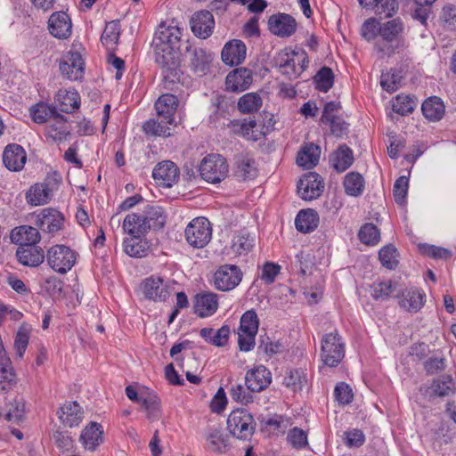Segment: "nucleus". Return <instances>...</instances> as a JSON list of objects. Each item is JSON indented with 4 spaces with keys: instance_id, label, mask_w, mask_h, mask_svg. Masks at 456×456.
<instances>
[{
    "instance_id": "nucleus-40",
    "label": "nucleus",
    "mask_w": 456,
    "mask_h": 456,
    "mask_svg": "<svg viewBox=\"0 0 456 456\" xmlns=\"http://www.w3.org/2000/svg\"><path fill=\"white\" fill-rule=\"evenodd\" d=\"M53 198V194L46 191L40 183L32 185L26 193V200L31 206L47 204Z\"/></svg>"
},
{
    "instance_id": "nucleus-38",
    "label": "nucleus",
    "mask_w": 456,
    "mask_h": 456,
    "mask_svg": "<svg viewBox=\"0 0 456 456\" xmlns=\"http://www.w3.org/2000/svg\"><path fill=\"white\" fill-rule=\"evenodd\" d=\"M190 61L195 73L204 74L212 61V56L202 48H193L191 51Z\"/></svg>"
},
{
    "instance_id": "nucleus-35",
    "label": "nucleus",
    "mask_w": 456,
    "mask_h": 456,
    "mask_svg": "<svg viewBox=\"0 0 456 456\" xmlns=\"http://www.w3.org/2000/svg\"><path fill=\"white\" fill-rule=\"evenodd\" d=\"M125 252L133 257H143L150 252L149 243L142 237H133L124 240Z\"/></svg>"
},
{
    "instance_id": "nucleus-21",
    "label": "nucleus",
    "mask_w": 456,
    "mask_h": 456,
    "mask_svg": "<svg viewBox=\"0 0 456 456\" xmlns=\"http://www.w3.org/2000/svg\"><path fill=\"white\" fill-rule=\"evenodd\" d=\"M10 239L19 247H25L37 244L41 240V235L36 227L20 225L12 230Z\"/></svg>"
},
{
    "instance_id": "nucleus-34",
    "label": "nucleus",
    "mask_w": 456,
    "mask_h": 456,
    "mask_svg": "<svg viewBox=\"0 0 456 456\" xmlns=\"http://www.w3.org/2000/svg\"><path fill=\"white\" fill-rule=\"evenodd\" d=\"M423 115L430 121H438L444 115V105L439 97L426 100L421 106Z\"/></svg>"
},
{
    "instance_id": "nucleus-15",
    "label": "nucleus",
    "mask_w": 456,
    "mask_h": 456,
    "mask_svg": "<svg viewBox=\"0 0 456 456\" xmlns=\"http://www.w3.org/2000/svg\"><path fill=\"white\" fill-rule=\"evenodd\" d=\"M48 30L56 38L67 39L72 32L71 19L64 12H55L49 17Z\"/></svg>"
},
{
    "instance_id": "nucleus-64",
    "label": "nucleus",
    "mask_w": 456,
    "mask_h": 456,
    "mask_svg": "<svg viewBox=\"0 0 456 456\" xmlns=\"http://www.w3.org/2000/svg\"><path fill=\"white\" fill-rule=\"evenodd\" d=\"M402 77L396 71L387 72L381 75L380 85L382 88L389 93L396 91L401 86Z\"/></svg>"
},
{
    "instance_id": "nucleus-53",
    "label": "nucleus",
    "mask_w": 456,
    "mask_h": 456,
    "mask_svg": "<svg viewBox=\"0 0 456 456\" xmlns=\"http://www.w3.org/2000/svg\"><path fill=\"white\" fill-rule=\"evenodd\" d=\"M358 237L365 245H376L379 241L380 233L373 224H365L361 227Z\"/></svg>"
},
{
    "instance_id": "nucleus-19",
    "label": "nucleus",
    "mask_w": 456,
    "mask_h": 456,
    "mask_svg": "<svg viewBox=\"0 0 456 456\" xmlns=\"http://www.w3.org/2000/svg\"><path fill=\"white\" fill-rule=\"evenodd\" d=\"M178 108V99L172 94L160 95L155 102V110L159 118L166 119V123L175 124L174 116Z\"/></svg>"
},
{
    "instance_id": "nucleus-46",
    "label": "nucleus",
    "mask_w": 456,
    "mask_h": 456,
    "mask_svg": "<svg viewBox=\"0 0 456 456\" xmlns=\"http://www.w3.org/2000/svg\"><path fill=\"white\" fill-rule=\"evenodd\" d=\"M31 330L32 329L30 325L27 323H22L15 335L13 346L16 351L17 356L20 359L23 357L24 353L28 347Z\"/></svg>"
},
{
    "instance_id": "nucleus-62",
    "label": "nucleus",
    "mask_w": 456,
    "mask_h": 456,
    "mask_svg": "<svg viewBox=\"0 0 456 456\" xmlns=\"http://www.w3.org/2000/svg\"><path fill=\"white\" fill-rule=\"evenodd\" d=\"M53 437L55 445L62 453L71 452L75 447L74 440L67 432L55 431Z\"/></svg>"
},
{
    "instance_id": "nucleus-2",
    "label": "nucleus",
    "mask_w": 456,
    "mask_h": 456,
    "mask_svg": "<svg viewBox=\"0 0 456 456\" xmlns=\"http://www.w3.org/2000/svg\"><path fill=\"white\" fill-rule=\"evenodd\" d=\"M280 72L289 79H295L305 69L308 59L305 51H281L274 58Z\"/></svg>"
},
{
    "instance_id": "nucleus-33",
    "label": "nucleus",
    "mask_w": 456,
    "mask_h": 456,
    "mask_svg": "<svg viewBox=\"0 0 456 456\" xmlns=\"http://www.w3.org/2000/svg\"><path fill=\"white\" fill-rule=\"evenodd\" d=\"M69 134V126L63 115L58 112L52 118V124L47 127V135L55 142H61Z\"/></svg>"
},
{
    "instance_id": "nucleus-26",
    "label": "nucleus",
    "mask_w": 456,
    "mask_h": 456,
    "mask_svg": "<svg viewBox=\"0 0 456 456\" xmlns=\"http://www.w3.org/2000/svg\"><path fill=\"white\" fill-rule=\"evenodd\" d=\"M16 257L22 265L37 267L45 260V252L42 248L36 245L19 247L16 250Z\"/></svg>"
},
{
    "instance_id": "nucleus-49",
    "label": "nucleus",
    "mask_w": 456,
    "mask_h": 456,
    "mask_svg": "<svg viewBox=\"0 0 456 456\" xmlns=\"http://www.w3.org/2000/svg\"><path fill=\"white\" fill-rule=\"evenodd\" d=\"M431 389L437 396H448L455 391V383L451 376H443L435 379Z\"/></svg>"
},
{
    "instance_id": "nucleus-29",
    "label": "nucleus",
    "mask_w": 456,
    "mask_h": 456,
    "mask_svg": "<svg viewBox=\"0 0 456 456\" xmlns=\"http://www.w3.org/2000/svg\"><path fill=\"white\" fill-rule=\"evenodd\" d=\"M425 294L418 289H404L399 297V305L408 312L416 313L424 305Z\"/></svg>"
},
{
    "instance_id": "nucleus-54",
    "label": "nucleus",
    "mask_w": 456,
    "mask_h": 456,
    "mask_svg": "<svg viewBox=\"0 0 456 456\" xmlns=\"http://www.w3.org/2000/svg\"><path fill=\"white\" fill-rule=\"evenodd\" d=\"M316 88L322 92H328L333 86L334 75L329 67H322L315 75Z\"/></svg>"
},
{
    "instance_id": "nucleus-56",
    "label": "nucleus",
    "mask_w": 456,
    "mask_h": 456,
    "mask_svg": "<svg viewBox=\"0 0 456 456\" xmlns=\"http://www.w3.org/2000/svg\"><path fill=\"white\" fill-rule=\"evenodd\" d=\"M392 107L395 112L405 116L414 110L416 103L409 95L400 94L395 97Z\"/></svg>"
},
{
    "instance_id": "nucleus-44",
    "label": "nucleus",
    "mask_w": 456,
    "mask_h": 456,
    "mask_svg": "<svg viewBox=\"0 0 456 456\" xmlns=\"http://www.w3.org/2000/svg\"><path fill=\"white\" fill-rule=\"evenodd\" d=\"M120 36V26L118 20H112L106 24L101 37L102 45L108 49L112 50L117 45Z\"/></svg>"
},
{
    "instance_id": "nucleus-27",
    "label": "nucleus",
    "mask_w": 456,
    "mask_h": 456,
    "mask_svg": "<svg viewBox=\"0 0 456 456\" xmlns=\"http://www.w3.org/2000/svg\"><path fill=\"white\" fill-rule=\"evenodd\" d=\"M57 415L64 426L74 428L82 421L84 411L77 402H69L60 408Z\"/></svg>"
},
{
    "instance_id": "nucleus-36",
    "label": "nucleus",
    "mask_w": 456,
    "mask_h": 456,
    "mask_svg": "<svg viewBox=\"0 0 456 456\" xmlns=\"http://www.w3.org/2000/svg\"><path fill=\"white\" fill-rule=\"evenodd\" d=\"M236 175L243 180L253 178L256 175L255 160L248 154L236 156Z\"/></svg>"
},
{
    "instance_id": "nucleus-43",
    "label": "nucleus",
    "mask_w": 456,
    "mask_h": 456,
    "mask_svg": "<svg viewBox=\"0 0 456 456\" xmlns=\"http://www.w3.org/2000/svg\"><path fill=\"white\" fill-rule=\"evenodd\" d=\"M139 403L146 411L147 418L151 420H157L160 418L161 410L159 397L154 394H149L146 396L140 395Z\"/></svg>"
},
{
    "instance_id": "nucleus-61",
    "label": "nucleus",
    "mask_w": 456,
    "mask_h": 456,
    "mask_svg": "<svg viewBox=\"0 0 456 456\" xmlns=\"http://www.w3.org/2000/svg\"><path fill=\"white\" fill-rule=\"evenodd\" d=\"M253 243L254 239L248 232H241L233 238L232 248L241 255L248 251L253 247Z\"/></svg>"
},
{
    "instance_id": "nucleus-42",
    "label": "nucleus",
    "mask_w": 456,
    "mask_h": 456,
    "mask_svg": "<svg viewBox=\"0 0 456 456\" xmlns=\"http://www.w3.org/2000/svg\"><path fill=\"white\" fill-rule=\"evenodd\" d=\"M141 216L144 218L146 224L150 225V230H159L165 225L166 216L160 207L147 206Z\"/></svg>"
},
{
    "instance_id": "nucleus-22",
    "label": "nucleus",
    "mask_w": 456,
    "mask_h": 456,
    "mask_svg": "<svg viewBox=\"0 0 456 456\" xmlns=\"http://www.w3.org/2000/svg\"><path fill=\"white\" fill-rule=\"evenodd\" d=\"M252 83V72L246 68H238L230 72L225 78L226 88L232 92H242Z\"/></svg>"
},
{
    "instance_id": "nucleus-13",
    "label": "nucleus",
    "mask_w": 456,
    "mask_h": 456,
    "mask_svg": "<svg viewBox=\"0 0 456 456\" xmlns=\"http://www.w3.org/2000/svg\"><path fill=\"white\" fill-rule=\"evenodd\" d=\"M63 215L53 208L42 210L36 218L35 224L45 232L54 233L63 227Z\"/></svg>"
},
{
    "instance_id": "nucleus-23",
    "label": "nucleus",
    "mask_w": 456,
    "mask_h": 456,
    "mask_svg": "<svg viewBox=\"0 0 456 456\" xmlns=\"http://www.w3.org/2000/svg\"><path fill=\"white\" fill-rule=\"evenodd\" d=\"M217 295L213 292L200 293L195 297L194 313L200 318L212 316L218 309Z\"/></svg>"
},
{
    "instance_id": "nucleus-25",
    "label": "nucleus",
    "mask_w": 456,
    "mask_h": 456,
    "mask_svg": "<svg viewBox=\"0 0 456 456\" xmlns=\"http://www.w3.org/2000/svg\"><path fill=\"white\" fill-rule=\"evenodd\" d=\"M246 45L240 40H232L224 46L221 57L222 61L230 66L240 64L246 57Z\"/></svg>"
},
{
    "instance_id": "nucleus-24",
    "label": "nucleus",
    "mask_w": 456,
    "mask_h": 456,
    "mask_svg": "<svg viewBox=\"0 0 456 456\" xmlns=\"http://www.w3.org/2000/svg\"><path fill=\"white\" fill-rule=\"evenodd\" d=\"M79 441L85 450L94 452L103 442V429L101 424L91 422L83 430Z\"/></svg>"
},
{
    "instance_id": "nucleus-12",
    "label": "nucleus",
    "mask_w": 456,
    "mask_h": 456,
    "mask_svg": "<svg viewBox=\"0 0 456 456\" xmlns=\"http://www.w3.org/2000/svg\"><path fill=\"white\" fill-rule=\"evenodd\" d=\"M180 170L178 167L170 160H164L158 163L153 171L154 180L161 186L169 188L179 180Z\"/></svg>"
},
{
    "instance_id": "nucleus-47",
    "label": "nucleus",
    "mask_w": 456,
    "mask_h": 456,
    "mask_svg": "<svg viewBox=\"0 0 456 456\" xmlns=\"http://www.w3.org/2000/svg\"><path fill=\"white\" fill-rule=\"evenodd\" d=\"M168 126L171 125L166 123V119L158 118V119L151 118L146 121L142 128L147 134L168 137L171 135Z\"/></svg>"
},
{
    "instance_id": "nucleus-5",
    "label": "nucleus",
    "mask_w": 456,
    "mask_h": 456,
    "mask_svg": "<svg viewBox=\"0 0 456 456\" xmlns=\"http://www.w3.org/2000/svg\"><path fill=\"white\" fill-rule=\"evenodd\" d=\"M184 236L190 246L196 248H204L212 237L210 222L203 216L192 219L184 230Z\"/></svg>"
},
{
    "instance_id": "nucleus-45",
    "label": "nucleus",
    "mask_w": 456,
    "mask_h": 456,
    "mask_svg": "<svg viewBox=\"0 0 456 456\" xmlns=\"http://www.w3.org/2000/svg\"><path fill=\"white\" fill-rule=\"evenodd\" d=\"M57 113L56 107L38 102L30 108V115L35 123L44 124Z\"/></svg>"
},
{
    "instance_id": "nucleus-7",
    "label": "nucleus",
    "mask_w": 456,
    "mask_h": 456,
    "mask_svg": "<svg viewBox=\"0 0 456 456\" xmlns=\"http://www.w3.org/2000/svg\"><path fill=\"white\" fill-rule=\"evenodd\" d=\"M404 26L403 20L400 18H395L391 20L386 21L381 24L380 36L387 42L383 46L379 44L375 45L377 52L383 55L390 56L395 53V49L400 46H403V42L398 40L395 46L389 45L393 41L396 40L397 37L403 32Z\"/></svg>"
},
{
    "instance_id": "nucleus-3",
    "label": "nucleus",
    "mask_w": 456,
    "mask_h": 456,
    "mask_svg": "<svg viewBox=\"0 0 456 456\" xmlns=\"http://www.w3.org/2000/svg\"><path fill=\"white\" fill-rule=\"evenodd\" d=\"M227 428L232 436L240 440H250L256 422L253 416L243 408L233 410L227 418Z\"/></svg>"
},
{
    "instance_id": "nucleus-60",
    "label": "nucleus",
    "mask_w": 456,
    "mask_h": 456,
    "mask_svg": "<svg viewBox=\"0 0 456 456\" xmlns=\"http://www.w3.org/2000/svg\"><path fill=\"white\" fill-rule=\"evenodd\" d=\"M393 291L391 281L375 282L371 285V297L376 300H387Z\"/></svg>"
},
{
    "instance_id": "nucleus-32",
    "label": "nucleus",
    "mask_w": 456,
    "mask_h": 456,
    "mask_svg": "<svg viewBox=\"0 0 456 456\" xmlns=\"http://www.w3.org/2000/svg\"><path fill=\"white\" fill-rule=\"evenodd\" d=\"M318 213L311 208L300 210L295 219L297 230L304 233L314 231L318 227Z\"/></svg>"
},
{
    "instance_id": "nucleus-9",
    "label": "nucleus",
    "mask_w": 456,
    "mask_h": 456,
    "mask_svg": "<svg viewBox=\"0 0 456 456\" xmlns=\"http://www.w3.org/2000/svg\"><path fill=\"white\" fill-rule=\"evenodd\" d=\"M242 279L240 269L234 265H224L214 273L215 288L221 291L235 289Z\"/></svg>"
},
{
    "instance_id": "nucleus-52",
    "label": "nucleus",
    "mask_w": 456,
    "mask_h": 456,
    "mask_svg": "<svg viewBox=\"0 0 456 456\" xmlns=\"http://www.w3.org/2000/svg\"><path fill=\"white\" fill-rule=\"evenodd\" d=\"M306 383V376L302 370H289L286 372L283 384L293 391L301 390Z\"/></svg>"
},
{
    "instance_id": "nucleus-18",
    "label": "nucleus",
    "mask_w": 456,
    "mask_h": 456,
    "mask_svg": "<svg viewBox=\"0 0 456 456\" xmlns=\"http://www.w3.org/2000/svg\"><path fill=\"white\" fill-rule=\"evenodd\" d=\"M272 374L270 370L263 365L250 370L245 377V384L250 392H260L271 383Z\"/></svg>"
},
{
    "instance_id": "nucleus-58",
    "label": "nucleus",
    "mask_w": 456,
    "mask_h": 456,
    "mask_svg": "<svg viewBox=\"0 0 456 456\" xmlns=\"http://www.w3.org/2000/svg\"><path fill=\"white\" fill-rule=\"evenodd\" d=\"M399 9L397 0H378L377 5L370 8L374 10L376 14L384 16L385 18L393 17Z\"/></svg>"
},
{
    "instance_id": "nucleus-57",
    "label": "nucleus",
    "mask_w": 456,
    "mask_h": 456,
    "mask_svg": "<svg viewBox=\"0 0 456 456\" xmlns=\"http://www.w3.org/2000/svg\"><path fill=\"white\" fill-rule=\"evenodd\" d=\"M258 330V319L254 310L245 312L241 318L239 331L245 333H256Z\"/></svg>"
},
{
    "instance_id": "nucleus-59",
    "label": "nucleus",
    "mask_w": 456,
    "mask_h": 456,
    "mask_svg": "<svg viewBox=\"0 0 456 456\" xmlns=\"http://www.w3.org/2000/svg\"><path fill=\"white\" fill-rule=\"evenodd\" d=\"M25 415V404L21 400L14 399L8 405L5 419L13 423H20Z\"/></svg>"
},
{
    "instance_id": "nucleus-6",
    "label": "nucleus",
    "mask_w": 456,
    "mask_h": 456,
    "mask_svg": "<svg viewBox=\"0 0 456 456\" xmlns=\"http://www.w3.org/2000/svg\"><path fill=\"white\" fill-rule=\"evenodd\" d=\"M46 260L53 271L65 274L74 266L77 253L67 246L54 245L48 249Z\"/></svg>"
},
{
    "instance_id": "nucleus-48",
    "label": "nucleus",
    "mask_w": 456,
    "mask_h": 456,
    "mask_svg": "<svg viewBox=\"0 0 456 456\" xmlns=\"http://www.w3.org/2000/svg\"><path fill=\"white\" fill-rule=\"evenodd\" d=\"M344 187L346 194L350 196H359L363 191V177L355 172L348 173L344 180Z\"/></svg>"
},
{
    "instance_id": "nucleus-28",
    "label": "nucleus",
    "mask_w": 456,
    "mask_h": 456,
    "mask_svg": "<svg viewBox=\"0 0 456 456\" xmlns=\"http://www.w3.org/2000/svg\"><path fill=\"white\" fill-rule=\"evenodd\" d=\"M123 230L133 237H143L150 231V225L141 214L133 213L125 217Z\"/></svg>"
},
{
    "instance_id": "nucleus-30",
    "label": "nucleus",
    "mask_w": 456,
    "mask_h": 456,
    "mask_svg": "<svg viewBox=\"0 0 456 456\" xmlns=\"http://www.w3.org/2000/svg\"><path fill=\"white\" fill-rule=\"evenodd\" d=\"M54 100L59 110L65 113H71L80 106L79 94L75 91L61 89Z\"/></svg>"
},
{
    "instance_id": "nucleus-16",
    "label": "nucleus",
    "mask_w": 456,
    "mask_h": 456,
    "mask_svg": "<svg viewBox=\"0 0 456 456\" xmlns=\"http://www.w3.org/2000/svg\"><path fill=\"white\" fill-rule=\"evenodd\" d=\"M142 288L145 297L156 302H164L170 296L169 285L159 277L146 279Z\"/></svg>"
},
{
    "instance_id": "nucleus-14",
    "label": "nucleus",
    "mask_w": 456,
    "mask_h": 456,
    "mask_svg": "<svg viewBox=\"0 0 456 456\" xmlns=\"http://www.w3.org/2000/svg\"><path fill=\"white\" fill-rule=\"evenodd\" d=\"M269 30L281 37L292 36L297 29V21L289 14L277 13L270 16L268 20Z\"/></svg>"
},
{
    "instance_id": "nucleus-1",
    "label": "nucleus",
    "mask_w": 456,
    "mask_h": 456,
    "mask_svg": "<svg viewBox=\"0 0 456 456\" xmlns=\"http://www.w3.org/2000/svg\"><path fill=\"white\" fill-rule=\"evenodd\" d=\"M182 31L177 26L160 27L153 40L155 61L162 68L176 74Z\"/></svg>"
},
{
    "instance_id": "nucleus-37",
    "label": "nucleus",
    "mask_w": 456,
    "mask_h": 456,
    "mask_svg": "<svg viewBox=\"0 0 456 456\" xmlns=\"http://www.w3.org/2000/svg\"><path fill=\"white\" fill-rule=\"evenodd\" d=\"M256 122L252 118H244L243 120L235 119L230 122L229 126L232 127L235 134L241 135L248 140L256 141L258 135L253 130Z\"/></svg>"
},
{
    "instance_id": "nucleus-11",
    "label": "nucleus",
    "mask_w": 456,
    "mask_h": 456,
    "mask_svg": "<svg viewBox=\"0 0 456 456\" xmlns=\"http://www.w3.org/2000/svg\"><path fill=\"white\" fill-rule=\"evenodd\" d=\"M323 182L320 175L309 172L297 183V193L304 200H313L321 196L323 191Z\"/></svg>"
},
{
    "instance_id": "nucleus-55",
    "label": "nucleus",
    "mask_w": 456,
    "mask_h": 456,
    "mask_svg": "<svg viewBox=\"0 0 456 456\" xmlns=\"http://www.w3.org/2000/svg\"><path fill=\"white\" fill-rule=\"evenodd\" d=\"M15 383V373L12 366L11 359L6 364L0 362V392L8 390Z\"/></svg>"
},
{
    "instance_id": "nucleus-31",
    "label": "nucleus",
    "mask_w": 456,
    "mask_h": 456,
    "mask_svg": "<svg viewBox=\"0 0 456 456\" xmlns=\"http://www.w3.org/2000/svg\"><path fill=\"white\" fill-rule=\"evenodd\" d=\"M321 148L314 143H307L302 147L297 156L298 166L311 169L317 165L320 159Z\"/></svg>"
},
{
    "instance_id": "nucleus-50",
    "label": "nucleus",
    "mask_w": 456,
    "mask_h": 456,
    "mask_svg": "<svg viewBox=\"0 0 456 456\" xmlns=\"http://www.w3.org/2000/svg\"><path fill=\"white\" fill-rule=\"evenodd\" d=\"M398 256L397 249L392 244L384 246L379 252L381 265L389 270H393L398 265Z\"/></svg>"
},
{
    "instance_id": "nucleus-10",
    "label": "nucleus",
    "mask_w": 456,
    "mask_h": 456,
    "mask_svg": "<svg viewBox=\"0 0 456 456\" xmlns=\"http://www.w3.org/2000/svg\"><path fill=\"white\" fill-rule=\"evenodd\" d=\"M59 69L63 77L73 81L82 79L85 73L82 55L77 52H68L60 60Z\"/></svg>"
},
{
    "instance_id": "nucleus-41",
    "label": "nucleus",
    "mask_w": 456,
    "mask_h": 456,
    "mask_svg": "<svg viewBox=\"0 0 456 456\" xmlns=\"http://www.w3.org/2000/svg\"><path fill=\"white\" fill-rule=\"evenodd\" d=\"M206 440L209 450L212 452L224 453L228 448L227 436L220 428L209 429Z\"/></svg>"
},
{
    "instance_id": "nucleus-8",
    "label": "nucleus",
    "mask_w": 456,
    "mask_h": 456,
    "mask_svg": "<svg viewBox=\"0 0 456 456\" xmlns=\"http://www.w3.org/2000/svg\"><path fill=\"white\" fill-rule=\"evenodd\" d=\"M345 356V346L339 335L335 332L326 334L322 341L321 357L325 365L337 366Z\"/></svg>"
},
{
    "instance_id": "nucleus-51",
    "label": "nucleus",
    "mask_w": 456,
    "mask_h": 456,
    "mask_svg": "<svg viewBox=\"0 0 456 456\" xmlns=\"http://www.w3.org/2000/svg\"><path fill=\"white\" fill-rule=\"evenodd\" d=\"M262 106V99L257 94L249 93L241 96L238 102V109L242 113L256 111Z\"/></svg>"
},
{
    "instance_id": "nucleus-63",
    "label": "nucleus",
    "mask_w": 456,
    "mask_h": 456,
    "mask_svg": "<svg viewBox=\"0 0 456 456\" xmlns=\"http://www.w3.org/2000/svg\"><path fill=\"white\" fill-rule=\"evenodd\" d=\"M381 24L375 18H370L362 26V36L368 41L373 40L380 35Z\"/></svg>"
},
{
    "instance_id": "nucleus-39",
    "label": "nucleus",
    "mask_w": 456,
    "mask_h": 456,
    "mask_svg": "<svg viewBox=\"0 0 456 456\" xmlns=\"http://www.w3.org/2000/svg\"><path fill=\"white\" fill-rule=\"evenodd\" d=\"M333 167L338 172L346 171L354 162L352 150L346 145L340 146L330 159Z\"/></svg>"
},
{
    "instance_id": "nucleus-17",
    "label": "nucleus",
    "mask_w": 456,
    "mask_h": 456,
    "mask_svg": "<svg viewBox=\"0 0 456 456\" xmlns=\"http://www.w3.org/2000/svg\"><path fill=\"white\" fill-rule=\"evenodd\" d=\"M27 154L24 149L16 143L8 144L3 153V162L10 171H20L26 163Z\"/></svg>"
},
{
    "instance_id": "nucleus-20",
    "label": "nucleus",
    "mask_w": 456,
    "mask_h": 456,
    "mask_svg": "<svg viewBox=\"0 0 456 456\" xmlns=\"http://www.w3.org/2000/svg\"><path fill=\"white\" fill-rule=\"evenodd\" d=\"M214 23V17L208 11L195 12L190 20L191 31L201 38H207L211 35Z\"/></svg>"
},
{
    "instance_id": "nucleus-4",
    "label": "nucleus",
    "mask_w": 456,
    "mask_h": 456,
    "mask_svg": "<svg viewBox=\"0 0 456 456\" xmlns=\"http://www.w3.org/2000/svg\"><path fill=\"white\" fill-rule=\"evenodd\" d=\"M200 174L206 182L217 183L224 180L229 172L226 159L219 154H209L200 162Z\"/></svg>"
}]
</instances>
